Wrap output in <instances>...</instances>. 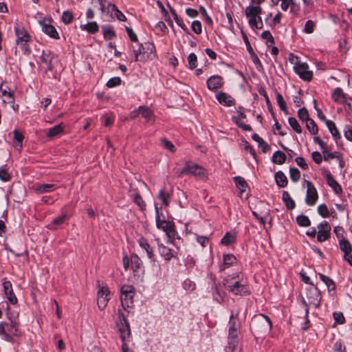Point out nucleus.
<instances>
[{
  "instance_id": "18",
  "label": "nucleus",
  "mask_w": 352,
  "mask_h": 352,
  "mask_svg": "<svg viewBox=\"0 0 352 352\" xmlns=\"http://www.w3.org/2000/svg\"><path fill=\"white\" fill-rule=\"evenodd\" d=\"M223 85V79L220 76H212L207 80V87L210 90H214Z\"/></svg>"
},
{
  "instance_id": "29",
  "label": "nucleus",
  "mask_w": 352,
  "mask_h": 352,
  "mask_svg": "<svg viewBox=\"0 0 352 352\" xmlns=\"http://www.w3.org/2000/svg\"><path fill=\"white\" fill-rule=\"evenodd\" d=\"M139 244H140V247L146 251L148 257L151 259H153V251L150 247V245L147 242V241L144 238H141L139 240Z\"/></svg>"
},
{
  "instance_id": "14",
  "label": "nucleus",
  "mask_w": 352,
  "mask_h": 352,
  "mask_svg": "<svg viewBox=\"0 0 352 352\" xmlns=\"http://www.w3.org/2000/svg\"><path fill=\"white\" fill-rule=\"evenodd\" d=\"M42 31L53 38H59L58 34L56 28L52 25L46 19L39 21Z\"/></svg>"
},
{
  "instance_id": "52",
  "label": "nucleus",
  "mask_w": 352,
  "mask_h": 352,
  "mask_svg": "<svg viewBox=\"0 0 352 352\" xmlns=\"http://www.w3.org/2000/svg\"><path fill=\"white\" fill-rule=\"evenodd\" d=\"M188 62L190 69H193L197 67V58L195 54L191 53L189 54L188 57Z\"/></svg>"
},
{
  "instance_id": "57",
  "label": "nucleus",
  "mask_w": 352,
  "mask_h": 352,
  "mask_svg": "<svg viewBox=\"0 0 352 352\" xmlns=\"http://www.w3.org/2000/svg\"><path fill=\"white\" fill-rule=\"evenodd\" d=\"M121 79L119 77H113L109 79L107 82V86L109 88L114 87L120 84Z\"/></svg>"
},
{
  "instance_id": "16",
  "label": "nucleus",
  "mask_w": 352,
  "mask_h": 352,
  "mask_svg": "<svg viewBox=\"0 0 352 352\" xmlns=\"http://www.w3.org/2000/svg\"><path fill=\"white\" fill-rule=\"evenodd\" d=\"M216 98L219 103L227 107H231L235 104L234 99L231 96L224 92H217L216 94Z\"/></svg>"
},
{
  "instance_id": "22",
  "label": "nucleus",
  "mask_w": 352,
  "mask_h": 352,
  "mask_svg": "<svg viewBox=\"0 0 352 352\" xmlns=\"http://www.w3.org/2000/svg\"><path fill=\"white\" fill-rule=\"evenodd\" d=\"M56 184H38L35 190L38 194H43L46 192H50L54 190L56 188Z\"/></svg>"
},
{
  "instance_id": "44",
  "label": "nucleus",
  "mask_w": 352,
  "mask_h": 352,
  "mask_svg": "<svg viewBox=\"0 0 352 352\" xmlns=\"http://www.w3.org/2000/svg\"><path fill=\"white\" fill-rule=\"evenodd\" d=\"M276 96L277 103H278L280 109L283 111H284L285 113L287 114L288 111L287 109L286 104H285V102L284 100L283 96L279 93H277Z\"/></svg>"
},
{
  "instance_id": "46",
  "label": "nucleus",
  "mask_w": 352,
  "mask_h": 352,
  "mask_svg": "<svg viewBox=\"0 0 352 352\" xmlns=\"http://www.w3.org/2000/svg\"><path fill=\"white\" fill-rule=\"evenodd\" d=\"M290 126L298 133L302 132V129L295 118H289L288 120Z\"/></svg>"
},
{
  "instance_id": "10",
  "label": "nucleus",
  "mask_w": 352,
  "mask_h": 352,
  "mask_svg": "<svg viewBox=\"0 0 352 352\" xmlns=\"http://www.w3.org/2000/svg\"><path fill=\"white\" fill-rule=\"evenodd\" d=\"M307 183V194L306 203L309 206H314L318 199V192L314 184L311 182L306 181Z\"/></svg>"
},
{
  "instance_id": "42",
  "label": "nucleus",
  "mask_w": 352,
  "mask_h": 352,
  "mask_svg": "<svg viewBox=\"0 0 352 352\" xmlns=\"http://www.w3.org/2000/svg\"><path fill=\"white\" fill-rule=\"evenodd\" d=\"M306 127L309 130V131L313 135L316 134L318 131V126L316 122L312 119H310L309 120H307L306 122Z\"/></svg>"
},
{
  "instance_id": "8",
  "label": "nucleus",
  "mask_w": 352,
  "mask_h": 352,
  "mask_svg": "<svg viewBox=\"0 0 352 352\" xmlns=\"http://www.w3.org/2000/svg\"><path fill=\"white\" fill-rule=\"evenodd\" d=\"M120 324L118 325V330L120 333V338L123 342L129 338L131 334L129 324L126 321V318L122 311H118Z\"/></svg>"
},
{
  "instance_id": "13",
  "label": "nucleus",
  "mask_w": 352,
  "mask_h": 352,
  "mask_svg": "<svg viewBox=\"0 0 352 352\" xmlns=\"http://www.w3.org/2000/svg\"><path fill=\"white\" fill-rule=\"evenodd\" d=\"M110 291L106 287H102L98 292V305L100 309H103L109 300Z\"/></svg>"
},
{
  "instance_id": "4",
  "label": "nucleus",
  "mask_w": 352,
  "mask_h": 352,
  "mask_svg": "<svg viewBox=\"0 0 352 352\" xmlns=\"http://www.w3.org/2000/svg\"><path fill=\"white\" fill-rule=\"evenodd\" d=\"M246 16L249 19V24L253 29H262L263 24L260 16L262 8L259 6H249L245 10Z\"/></svg>"
},
{
  "instance_id": "27",
  "label": "nucleus",
  "mask_w": 352,
  "mask_h": 352,
  "mask_svg": "<svg viewBox=\"0 0 352 352\" xmlns=\"http://www.w3.org/2000/svg\"><path fill=\"white\" fill-rule=\"evenodd\" d=\"M275 179L277 185L281 188L286 186L287 184V177L281 171H278L276 173Z\"/></svg>"
},
{
  "instance_id": "48",
  "label": "nucleus",
  "mask_w": 352,
  "mask_h": 352,
  "mask_svg": "<svg viewBox=\"0 0 352 352\" xmlns=\"http://www.w3.org/2000/svg\"><path fill=\"white\" fill-rule=\"evenodd\" d=\"M289 176L294 182H296L300 179V173L296 168H291L289 170Z\"/></svg>"
},
{
  "instance_id": "53",
  "label": "nucleus",
  "mask_w": 352,
  "mask_h": 352,
  "mask_svg": "<svg viewBox=\"0 0 352 352\" xmlns=\"http://www.w3.org/2000/svg\"><path fill=\"white\" fill-rule=\"evenodd\" d=\"M74 19L73 14L69 11H65L62 15V20L64 23L69 24L72 22Z\"/></svg>"
},
{
  "instance_id": "40",
  "label": "nucleus",
  "mask_w": 352,
  "mask_h": 352,
  "mask_svg": "<svg viewBox=\"0 0 352 352\" xmlns=\"http://www.w3.org/2000/svg\"><path fill=\"white\" fill-rule=\"evenodd\" d=\"M170 195L164 190H161L158 195V199L162 201L164 206H167L169 204Z\"/></svg>"
},
{
  "instance_id": "35",
  "label": "nucleus",
  "mask_w": 352,
  "mask_h": 352,
  "mask_svg": "<svg viewBox=\"0 0 352 352\" xmlns=\"http://www.w3.org/2000/svg\"><path fill=\"white\" fill-rule=\"evenodd\" d=\"M81 28L91 34H94L98 31V25L95 21L89 22L84 25H81Z\"/></svg>"
},
{
  "instance_id": "39",
  "label": "nucleus",
  "mask_w": 352,
  "mask_h": 352,
  "mask_svg": "<svg viewBox=\"0 0 352 352\" xmlns=\"http://www.w3.org/2000/svg\"><path fill=\"white\" fill-rule=\"evenodd\" d=\"M319 276H320V279L323 281V283L327 285L329 291L335 289V288H336L335 283L331 278H329L328 276H326L322 274H319Z\"/></svg>"
},
{
  "instance_id": "56",
  "label": "nucleus",
  "mask_w": 352,
  "mask_h": 352,
  "mask_svg": "<svg viewBox=\"0 0 352 352\" xmlns=\"http://www.w3.org/2000/svg\"><path fill=\"white\" fill-rule=\"evenodd\" d=\"M133 200H134L135 203L140 207V208L142 210H145L146 204H145L144 201H143L142 197L140 195H138V194L135 195Z\"/></svg>"
},
{
  "instance_id": "32",
  "label": "nucleus",
  "mask_w": 352,
  "mask_h": 352,
  "mask_svg": "<svg viewBox=\"0 0 352 352\" xmlns=\"http://www.w3.org/2000/svg\"><path fill=\"white\" fill-rule=\"evenodd\" d=\"M63 131V127L62 124L56 125L55 126L50 128L47 133V137L53 138L56 135H59Z\"/></svg>"
},
{
  "instance_id": "7",
  "label": "nucleus",
  "mask_w": 352,
  "mask_h": 352,
  "mask_svg": "<svg viewBox=\"0 0 352 352\" xmlns=\"http://www.w3.org/2000/svg\"><path fill=\"white\" fill-rule=\"evenodd\" d=\"M294 69L300 78L304 80L310 81L313 78V72L309 69V65L306 63L300 61L296 63Z\"/></svg>"
},
{
  "instance_id": "36",
  "label": "nucleus",
  "mask_w": 352,
  "mask_h": 352,
  "mask_svg": "<svg viewBox=\"0 0 352 352\" xmlns=\"http://www.w3.org/2000/svg\"><path fill=\"white\" fill-rule=\"evenodd\" d=\"M283 200L285 202L287 209L292 210L295 207V203L287 191H284L283 193Z\"/></svg>"
},
{
  "instance_id": "60",
  "label": "nucleus",
  "mask_w": 352,
  "mask_h": 352,
  "mask_svg": "<svg viewBox=\"0 0 352 352\" xmlns=\"http://www.w3.org/2000/svg\"><path fill=\"white\" fill-rule=\"evenodd\" d=\"M192 31L196 34H201V24L200 21H194L192 23Z\"/></svg>"
},
{
  "instance_id": "54",
  "label": "nucleus",
  "mask_w": 352,
  "mask_h": 352,
  "mask_svg": "<svg viewBox=\"0 0 352 352\" xmlns=\"http://www.w3.org/2000/svg\"><path fill=\"white\" fill-rule=\"evenodd\" d=\"M298 116L302 121L307 122L310 120L308 111L305 108L300 109L298 111Z\"/></svg>"
},
{
  "instance_id": "31",
  "label": "nucleus",
  "mask_w": 352,
  "mask_h": 352,
  "mask_svg": "<svg viewBox=\"0 0 352 352\" xmlns=\"http://www.w3.org/2000/svg\"><path fill=\"white\" fill-rule=\"evenodd\" d=\"M234 179L237 188L241 191V196L242 193L246 191L248 188L247 183L245 182V179L241 177H235Z\"/></svg>"
},
{
  "instance_id": "6",
  "label": "nucleus",
  "mask_w": 352,
  "mask_h": 352,
  "mask_svg": "<svg viewBox=\"0 0 352 352\" xmlns=\"http://www.w3.org/2000/svg\"><path fill=\"white\" fill-rule=\"evenodd\" d=\"M177 177H182L184 175H193L195 176L205 177L204 169L193 163L186 162L182 170H176Z\"/></svg>"
},
{
  "instance_id": "9",
  "label": "nucleus",
  "mask_w": 352,
  "mask_h": 352,
  "mask_svg": "<svg viewBox=\"0 0 352 352\" xmlns=\"http://www.w3.org/2000/svg\"><path fill=\"white\" fill-rule=\"evenodd\" d=\"M318 232L317 239L319 242H323L327 240L330 236L331 226L327 221L320 223L318 226Z\"/></svg>"
},
{
  "instance_id": "11",
  "label": "nucleus",
  "mask_w": 352,
  "mask_h": 352,
  "mask_svg": "<svg viewBox=\"0 0 352 352\" xmlns=\"http://www.w3.org/2000/svg\"><path fill=\"white\" fill-rule=\"evenodd\" d=\"M307 298L309 305H313L316 308L320 306L321 297L320 291L317 287H312L307 290Z\"/></svg>"
},
{
  "instance_id": "23",
  "label": "nucleus",
  "mask_w": 352,
  "mask_h": 352,
  "mask_svg": "<svg viewBox=\"0 0 352 352\" xmlns=\"http://www.w3.org/2000/svg\"><path fill=\"white\" fill-rule=\"evenodd\" d=\"M236 259L232 254L223 255V263L220 265V270L223 271L226 268L230 267L236 262Z\"/></svg>"
},
{
  "instance_id": "17",
  "label": "nucleus",
  "mask_w": 352,
  "mask_h": 352,
  "mask_svg": "<svg viewBox=\"0 0 352 352\" xmlns=\"http://www.w3.org/2000/svg\"><path fill=\"white\" fill-rule=\"evenodd\" d=\"M240 326L239 320L234 318V314H232L230 317V327H229V336L233 339L236 338L238 336V329Z\"/></svg>"
},
{
  "instance_id": "1",
  "label": "nucleus",
  "mask_w": 352,
  "mask_h": 352,
  "mask_svg": "<svg viewBox=\"0 0 352 352\" xmlns=\"http://www.w3.org/2000/svg\"><path fill=\"white\" fill-rule=\"evenodd\" d=\"M224 286L235 295H245L249 294L246 286L241 283V274L236 273L228 276L223 282Z\"/></svg>"
},
{
  "instance_id": "15",
  "label": "nucleus",
  "mask_w": 352,
  "mask_h": 352,
  "mask_svg": "<svg viewBox=\"0 0 352 352\" xmlns=\"http://www.w3.org/2000/svg\"><path fill=\"white\" fill-rule=\"evenodd\" d=\"M3 286L5 295L9 302L12 305H16L18 300L13 292L11 283L10 281H5L3 283Z\"/></svg>"
},
{
  "instance_id": "51",
  "label": "nucleus",
  "mask_w": 352,
  "mask_h": 352,
  "mask_svg": "<svg viewBox=\"0 0 352 352\" xmlns=\"http://www.w3.org/2000/svg\"><path fill=\"white\" fill-rule=\"evenodd\" d=\"M318 212L324 218H327L329 216V210L325 204H320L318 206Z\"/></svg>"
},
{
  "instance_id": "33",
  "label": "nucleus",
  "mask_w": 352,
  "mask_h": 352,
  "mask_svg": "<svg viewBox=\"0 0 352 352\" xmlns=\"http://www.w3.org/2000/svg\"><path fill=\"white\" fill-rule=\"evenodd\" d=\"M286 160V155L282 151H276L272 156V161L277 164H282Z\"/></svg>"
},
{
  "instance_id": "58",
  "label": "nucleus",
  "mask_w": 352,
  "mask_h": 352,
  "mask_svg": "<svg viewBox=\"0 0 352 352\" xmlns=\"http://www.w3.org/2000/svg\"><path fill=\"white\" fill-rule=\"evenodd\" d=\"M323 153H324V160L325 161H328L329 160L333 159V158L338 159L339 157L340 156V155L337 152L328 153V152H326L324 151V149L323 150Z\"/></svg>"
},
{
  "instance_id": "26",
  "label": "nucleus",
  "mask_w": 352,
  "mask_h": 352,
  "mask_svg": "<svg viewBox=\"0 0 352 352\" xmlns=\"http://www.w3.org/2000/svg\"><path fill=\"white\" fill-rule=\"evenodd\" d=\"M158 250L159 252L160 253L161 256L164 258L165 260L168 261L170 260L173 254L171 252V250L166 246H164L162 244H158Z\"/></svg>"
},
{
  "instance_id": "38",
  "label": "nucleus",
  "mask_w": 352,
  "mask_h": 352,
  "mask_svg": "<svg viewBox=\"0 0 352 352\" xmlns=\"http://www.w3.org/2000/svg\"><path fill=\"white\" fill-rule=\"evenodd\" d=\"M14 144L15 147L21 148L22 147V142L24 138L23 134L17 130H14Z\"/></svg>"
},
{
  "instance_id": "64",
  "label": "nucleus",
  "mask_w": 352,
  "mask_h": 352,
  "mask_svg": "<svg viewBox=\"0 0 352 352\" xmlns=\"http://www.w3.org/2000/svg\"><path fill=\"white\" fill-rule=\"evenodd\" d=\"M296 164L301 167L302 169L306 170L308 168V166L305 162V160L302 157H297L295 160Z\"/></svg>"
},
{
  "instance_id": "61",
  "label": "nucleus",
  "mask_w": 352,
  "mask_h": 352,
  "mask_svg": "<svg viewBox=\"0 0 352 352\" xmlns=\"http://www.w3.org/2000/svg\"><path fill=\"white\" fill-rule=\"evenodd\" d=\"M333 318H334V320L336 321V322L338 323V324H343L344 322V317L342 314V313L341 312H335L333 314Z\"/></svg>"
},
{
  "instance_id": "62",
  "label": "nucleus",
  "mask_w": 352,
  "mask_h": 352,
  "mask_svg": "<svg viewBox=\"0 0 352 352\" xmlns=\"http://www.w3.org/2000/svg\"><path fill=\"white\" fill-rule=\"evenodd\" d=\"M314 22L311 20L307 21L305 25V32L307 34L312 33L314 32Z\"/></svg>"
},
{
  "instance_id": "63",
  "label": "nucleus",
  "mask_w": 352,
  "mask_h": 352,
  "mask_svg": "<svg viewBox=\"0 0 352 352\" xmlns=\"http://www.w3.org/2000/svg\"><path fill=\"white\" fill-rule=\"evenodd\" d=\"M261 36L263 39L267 40V43H274V38L272 34L269 31H264L261 34Z\"/></svg>"
},
{
  "instance_id": "20",
  "label": "nucleus",
  "mask_w": 352,
  "mask_h": 352,
  "mask_svg": "<svg viewBox=\"0 0 352 352\" xmlns=\"http://www.w3.org/2000/svg\"><path fill=\"white\" fill-rule=\"evenodd\" d=\"M140 115L146 120L147 122L153 124L155 122V116L153 112L146 106L140 107Z\"/></svg>"
},
{
  "instance_id": "25",
  "label": "nucleus",
  "mask_w": 352,
  "mask_h": 352,
  "mask_svg": "<svg viewBox=\"0 0 352 352\" xmlns=\"http://www.w3.org/2000/svg\"><path fill=\"white\" fill-rule=\"evenodd\" d=\"M333 100L338 103H344L345 102V94L343 93L341 88H336L332 94Z\"/></svg>"
},
{
  "instance_id": "37",
  "label": "nucleus",
  "mask_w": 352,
  "mask_h": 352,
  "mask_svg": "<svg viewBox=\"0 0 352 352\" xmlns=\"http://www.w3.org/2000/svg\"><path fill=\"white\" fill-rule=\"evenodd\" d=\"M67 215L65 214L58 217L53 220V221L48 226V228L52 230H56L60 225H61L66 219Z\"/></svg>"
},
{
  "instance_id": "45",
  "label": "nucleus",
  "mask_w": 352,
  "mask_h": 352,
  "mask_svg": "<svg viewBox=\"0 0 352 352\" xmlns=\"http://www.w3.org/2000/svg\"><path fill=\"white\" fill-rule=\"evenodd\" d=\"M41 60L42 63L45 64L47 67V70H51L52 67L50 63L52 61V56L50 54H46L43 52V55L41 56Z\"/></svg>"
},
{
  "instance_id": "12",
  "label": "nucleus",
  "mask_w": 352,
  "mask_h": 352,
  "mask_svg": "<svg viewBox=\"0 0 352 352\" xmlns=\"http://www.w3.org/2000/svg\"><path fill=\"white\" fill-rule=\"evenodd\" d=\"M155 210L157 213L156 217V225L157 227L160 229L164 230L167 234H170L174 232V226L170 221H166L164 220H161L159 217V211L158 208L155 206Z\"/></svg>"
},
{
  "instance_id": "34",
  "label": "nucleus",
  "mask_w": 352,
  "mask_h": 352,
  "mask_svg": "<svg viewBox=\"0 0 352 352\" xmlns=\"http://www.w3.org/2000/svg\"><path fill=\"white\" fill-rule=\"evenodd\" d=\"M340 247L344 254L351 253L352 252V245L346 239L342 238L340 240Z\"/></svg>"
},
{
  "instance_id": "59",
  "label": "nucleus",
  "mask_w": 352,
  "mask_h": 352,
  "mask_svg": "<svg viewBox=\"0 0 352 352\" xmlns=\"http://www.w3.org/2000/svg\"><path fill=\"white\" fill-rule=\"evenodd\" d=\"M233 120H235V122L236 123V124L241 127V129H243L244 131H250L252 130V128L250 125L248 124H244L243 122H242V120L241 119H236V117H233Z\"/></svg>"
},
{
  "instance_id": "24",
  "label": "nucleus",
  "mask_w": 352,
  "mask_h": 352,
  "mask_svg": "<svg viewBox=\"0 0 352 352\" xmlns=\"http://www.w3.org/2000/svg\"><path fill=\"white\" fill-rule=\"evenodd\" d=\"M133 294L120 296L121 304L124 310H126V308H129L133 304Z\"/></svg>"
},
{
  "instance_id": "21",
  "label": "nucleus",
  "mask_w": 352,
  "mask_h": 352,
  "mask_svg": "<svg viewBox=\"0 0 352 352\" xmlns=\"http://www.w3.org/2000/svg\"><path fill=\"white\" fill-rule=\"evenodd\" d=\"M325 177L328 185L333 188L336 193L339 194L342 192L341 186L329 173L326 174Z\"/></svg>"
},
{
  "instance_id": "3",
  "label": "nucleus",
  "mask_w": 352,
  "mask_h": 352,
  "mask_svg": "<svg viewBox=\"0 0 352 352\" xmlns=\"http://www.w3.org/2000/svg\"><path fill=\"white\" fill-rule=\"evenodd\" d=\"M134 60L146 62L153 60L156 56L155 47L153 43L146 42L141 44L138 50H133Z\"/></svg>"
},
{
  "instance_id": "5",
  "label": "nucleus",
  "mask_w": 352,
  "mask_h": 352,
  "mask_svg": "<svg viewBox=\"0 0 352 352\" xmlns=\"http://www.w3.org/2000/svg\"><path fill=\"white\" fill-rule=\"evenodd\" d=\"M252 327L258 334L265 333L271 330L272 323L267 316L261 314L252 320Z\"/></svg>"
},
{
  "instance_id": "30",
  "label": "nucleus",
  "mask_w": 352,
  "mask_h": 352,
  "mask_svg": "<svg viewBox=\"0 0 352 352\" xmlns=\"http://www.w3.org/2000/svg\"><path fill=\"white\" fill-rule=\"evenodd\" d=\"M104 9L102 7L100 8L102 14L104 16H108L109 14L112 15L113 12H114L113 10H116V6L114 4H112L109 1H107L104 4Z\"/></svg>"
},
{
  "instance_id": "43",
  "label": "nucleus",
  "mask_w": 352,
  "mask_h": 352,
  "mask_svg": "<svg viewBox=\"0 0 352 352\" xmlns=\"http://www.w3.org/2000/svg\"><path fill=\"white\" fill-rule=\"evenodd\" d=\"M131 267L133 271L138 270L142 264L140 258L137 255H132L130 258Z\"/></svg>"
},
{
  "instance_id": "50",
  "label": "nucleus",
  "mask_w": 352,
  "mask_h": 352,
  "mask_svg": "<svg viewBox=\"0 0 352 352\" xmlns=\"http://www.w3.org/2000/svg\"><path fill=\"white\" fill-rule=\"evenodd\" d=\"M11 179V175L8 170L4 167H0V179L3 182H8Z\"/></svg>"
},
{
  "instance_id": "49",
  "label": "nucleus",
  "mask_w": 352,
  "mask_h": 352,
  "mask_svg": "<svg viewBox=\"0 0 352 352\" xmlns=\"http://www.w3.org/2000/svg\"><path fill=\"white\" fill-rule=\"evenodd\" d=\"M161 144L163 146V147L165 148L166 149L171 151L172 153L175 152V151H176L175 146L173 145V144L170 141L168 140L167 139L162 138L161 140Z\"/></svg>"
},
{
  "instance_id": "55",
  "label": "nucleus",
  "mask_w": 352,
  "mask_h": 352,
  "mask_svg": "<svg viewBox=\"0 0 352 352\" xmlns=\"http://www.w3.org/2000/svg\"><path fill=\"white\" fill-rule=\"evenodd\" d=\"M234 241V236L227 233L221 239V243L226 245H229Z\"/></svg>"
},
{
  "instance_id": "19",
  "label": "nucleus",
  "mask_w": 352,
  "mask_h": 352,
  "mask_svg": "<svg viewBox=\"0 0 352 352\" xmlns=\"http://www.w3.org/2000/svg\"><path fill=\"white\" fill-rule=\"evenodd\" d=\"M16 36V43H26L29 39L30 36L28 32L23 29L19 27L15 28Z\"/></svg>"
},
{
  "instance_id": "2",
  "label": "nucleus",
  "mask_w": 352,
  "mask_h": 352,
  "mask_svg": "<svg viewBox=\"0 0 352 352\" xmlns=\"http://www.w3.org/2000/svg\"><path fill=\"white\" fill-rule=\"evenodd\" d=\"M20 335L21 332L16 322L10 320L0 322V336L3 340L14 342V337Z\"/></svg>"
},
{
  "instance_id": "47",
  "label": "nucleus",
  "mask_w": 352,
  "mask_h": 352,
  "mask_svg": "<svg viewBox=\"0 0 352 352\" xmlns=\"http://www.w3.org/2000/svg\"><path fill=\"white\" fill-rule=\"evenodd\" d=\"M297 223L299 226L306 227L310 225V220L305 215H299L296 218Z\"/></svg>"
},
{
  "instance_id": "41",
  "label": "nucleus",
  "mask_w": 352,
  "mask_h": 352,
  "mask_svg": "<svg viewBox=\"0 0 352 352\" xmlns=\"http://www.w3.org/2000/svg\"><path fill=\"white\" fill-rule=\"evenodd\" d=\"M102 32L104 38L107 40H111L115 36L113 28L109 25L102 27Z\"/></svg>"
},
{
  "instance_id": "28",
  "label": "nucleus",
  "mask_w": 352,
  "mask_h": 352,
  "mask_svg": "<svg viewBox=\"0 0 352 352\" xmlns=\"http://www.w3.org/2000/svg\"><path fill=\"white\" fill-rule=\"evenodd\" d=\"M326 126H327L329 131L335 140L339 139L340 138V133L333 122L331 120L326 121Z\"/></svg>"
}]
</instances>
